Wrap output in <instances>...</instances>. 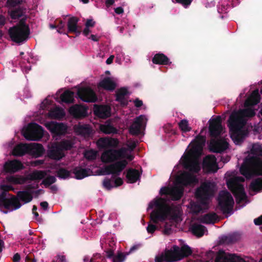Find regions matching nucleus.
I'll return each instance as SVG.
<instances>
[{
  "label": "nucleus",
  "instance_id": "nucleus-1",
  "mask_svg": "<svg viewBox=\"0 0 262 262\" xmlns=\"http://www.w3.org/2000/svg\"><path fill=\"white\" fill-rule=\"evenodd\" d=\"M251 152L256 157L246 158L239 169L241 173L247 179H250L254 176H262V160L257 157L262 156L261 146L253 144Z\"/></svg>",
  "mask_w": 262,
  "mask_h": 262
},
{
  "label": "nucleus",
  "instance_id": "nucleus-2",
  "mask_svg": "<svg viewBox=\"0 0 262 262\" xmlns=\"http://www.w3.org/2000/svg\"><path fill=\"white\" fill-rule=\"evenodd\" d=\"M154 207L156 209L150 214V221L154 224L164 222L169 215H171L173 219L178 217L176 210L167 205L166 200L164 198H158L150 202L148 208H153Z\"/></svg>",
  "mask_w": 262,
  "mask_h": 262
},
{
  "label": "nucleus",
  "instance_id": "nucleus-3",
  "mask_svg": "<svg viewBox=\"0 0 262 262\" xmlns=\"http://www.w3.org/2000/svg\"><path fill=\"white\" fill-rule=\"evenodd\" d=\"M190 247L187 245L181 248L173 245L170 249H165L164 252L155 257V262H174L191 255Z\"/></svg>",
  "mask_w": 262,
  "mask_h": 262
},
{
  "label": "nucleus",
  "instance_id": "nucleus-4",
  "mask_svg": "<svg viewBox=\"0 0 262 262\" xmlns=\"http://www.w3.org/2000/svg\"><path fill=\"white\" fill-rule=\"evenodd\" d=\"M214 184L210 182H204L195 191V196L198 202H192L191 204V210L194 213H199L202 209V205L206 206L208 204L210 198L213 195Z\"/></svg>",
  "mask_w": 262,
  "mask_h": 262
},
{
  "label": "nucleus",
  "instance_id": "nucleus-5",
  "mask_svg": "<svg viewBox=\"0 0 262 262\" xmlns=\"http://www.w3.org/2000/svg\"><path fill=\"white\" fill-rule=\"evenodd\" d=\"M206 142V137L204 136L198 135L194 140V145L187 155H185L183 160V165L185 169L191 171L198 172L200 170L199 164L191 160V157L194 155H200L203 147Z\"/></svg>",
  "mask_w": 262,
  "mask_h": 262
},
{
  "label": "nucleus",
  "instance_id": "nucleus-6",
  "mask_svg": "<svg viewBox=\"0 0 262 262\" xmlns=\"http://www.w3.org/2000/svg\"><path fill=\"white\" fill-rule=\"evenodd\" d=\"M0 189L3 190L0 193V209L4 207L6 209L13 211L18 209L21 207V204L15 195L8 194L10 197L7 198V191L14 189L12 186L2 185L0 186Z\"/></svg>",
  "mask_w": 262,
  "mask_h": 262
},
{
  "label": "nucleus",
  "instance_id": "nucleus-7",
  "mask_svg": "<svg viewBox=\"0 0 262 262\" xmlns=\"http://www.w3.org/2000/svg\"><path fill=\"white\" fill-rule=\"evenodd\" d=\"M244 181V178L238 176L228 180L227 182L228 188L231 191L238 203L245 200L247 198L244 185L240 184Z\"/></svg>",
  "mask_w": 262,
  "mask_h": 262
},
{
  "label": "nucleus",
  "instance_id": "nucleus-8",
  "mask_svg": "<svg viewBox=\"0 0 262 262\" xmlns=\"http://www.w3.org/2000/svg\"><path fill=\"white\" fill-rule=\"evenodd\" d=\"M219 206L224 214L229 213L232 211L234 200L231 194L227 191H221L218 197Z\"/></svg>",
  "mask_w": 262,
  "mask_h": 262
},
{
  "label": "nucleus",
  "instance_id": "nucleus-9",
  "mask_svg": "<svg viewBox=\"0 0 262 262\" xmlns=\"http://www.w3.org/2000/svg\"><path fill=\"white\" fill-rule=\"evenodd\" d=\"M246 121L238 111H233L228 120V127L234 133L241 132L242 128L245 125Z\"/></svg>",
  "mask_w": 262,
  "mask_h": 262
},
{
  "label": "nucleus",
  "instance_id": "nucleus-10",
  "mask_svg": "<svg viewBox=\"0 0 262 262\" xmlns=\"http://www.w3.org/2000/svg\"><path fill=\"white\" fill-rule=\"evenodd\" d=\"M23 135L28 140L37 141L42 137L43 129L36 123H31L24 132Z\"/></svg>",
  "mask_w": 262,
  "mask_h": 262
},
{
  "label": "nucleus",
  "instance_id": "nucleus-11",
  "mask_svg": "<svg viewBox=\"0 0 262 262\" xmlns=\"http://www.w3.org/2000/svg\"><path fill=\"white\" fill-rule=\"evenodd\" d=\"M30 33V31L19 28L18 26H13L8 30V34L11 40L17 43L26 41Z\"/></svg>",
  "mask_w": 262,
  "mask_h": 262
},
{
  "label": "nucleus",
  "instance_id": "nucleus-12",
  "mask_svg": "<svg viewBox=\"0 0 262 262\" xmlns=\"http://www.w3.org/2000/svg\"><path fill=\"white\" fill-rule=\"evenodd\" d=\"M209 134L212 139L220 137L223 130L221 117L217 116L215 118L210 119L209 121Z\"/></svg>",
  "mask_w": 262,
  "mask_h": 262
},
{
  "label": "nucleus",
  "instance_id": "nucleus-13",
  "mask_svg": "<svg viewBox=\"0 0 262 262\" xmlns=\"http://www.w3.org/2000/svg\"><path fill=\"white\" fill-rule=\"evenodd\" d=\"M187 170L189 171H183L177 178V182L183 187L184 186L194 185L198 182V180L196 176L191 173V172H194V171ZM194 173L196 172H194Z\"/></svg>",
  "mask_w": 262,
  "mask_h": 262
},
{
  "label": "nucleus",
  "instance_id": "nucleus-14",
  "mask_svg": "<svg viewBox=\"0 0 262 262\" xmlns=\"http://www.w3.org/2000/svg\"><path fill=\"white\" fill-rule=\"evenodd\" d=\"M128 164L126 160H122L111 164L105 168V174H113L112 178L119 176Z\"/></svg>",
  "mask_w": 262,
  "mask_h": 262
},
{
  "label": "nucleus",
  "instance_id": "nucleus-15",
  "mask_svg": "<svg viewBox=\"0 0 262 262\" xmlns=\"http://www.w3.org/2000/svg\"><path fill=\"white\" fill-rule=\"evenodd\" d=\"M79 98L86 102H95L97 97L95 92L89 87H84L79 89L77 93Z\"/></svg>",
  "mask_w": 262,
  "mask_h": 262
},
{
  "label": "nucleus",
  "instance_id": "nucleus-16",
  "mask_svg": "<svg viewBox=\"0 0 262 262\" xmlns=\"http://www.w3.org/2000/svg\"><path fill=\"white\" fill-rule=\"evenodd\" d=\"M215 262H246V261L235 254H229L220 250L216 256Z\"/></svg>",
  "mask_w": 262,
  "mask_h": 262
},
{
  "label": "nucleus",
  "instance_id": "nucleus-17",
  "mask_svg": "<svg viewBox=\"0 0 262 262\" xmlns=\"http://www.w3.org/2000/svg\"><path fill=\"white\" fill-rule=\"evenodd\" d=\"M228 143L221 137L212 139L210 143V149L214 152L220 153L228 148Z\"/></svg>",
  "mask_w": 262,
  "mask_h": 262
},
{
  "label": "nucleus",
  "instance_id": "nucleus-18",
  "mask_svg": "<svg viewBox=\"0 0 262 262\" xmlns=\"http://www.w3.org/2000/svg\"><path fill=\"white\" fill-rule=\"evenodd\" d=\"M123 157V151L121 150L108 149L102 153L101 160L104 163H110Z\"/></svg>",
  "mask_w": 262,
  "mask_h": 262
},
{
  "label": "nucleus",
  "instance_id": "nucleus-19",
  "mask_svg": "<svg viewBox=\"0 0 262 262\" xmlns=\"http://www.w3.org/2000/svg\"><path fill=\"white\" fill-rule=\"evenodd\" d=\"M24 168L23 163L18 160H9L4 165V169L7 173H14Z\"/></svg>",
  "mask_w": 262,
  "mask_h": 262
},
{
  "label": "nucleus",
  "instance_id": "nucleus-20",
  "mask_svg": "<svg viewBox=\"0 0 262 262\" xmlns=\"http://www.w3.org/2000/svg\"><path fill=\"white\" fill-rule=\"evenodd\" d=\"M46 127L51 133L57 136L64 134L67 130V126L63 123L53 121L47 123Z\"/></svg>",
  "mask_w": 262,
  "mask_h": 262
},
{
  "label": "nucleus",
  "instance_id": "nucleus-21",
  "mask_svg": "<svg viewBox=\"0 0 262 262\" xmlns=\"http://www.w3.org/2000/svg\"><path fill=\"white\" fill-rule=\"evenodd\" d=\"M145 116L140 115L136 117L129 128V132L132 135L137 136L141 133V128L143 125Z\"/></svg>",
  "mask_w": 262,
  "mask_h": 262
},
{
  "label": "nucleus",
  "instance_id": "nucleus-22",
  "mask_svg": "<svg viewBox=\"0 0 262 262\" xmlns=\"http://www.w3.org/2000/svg\"><path fill=\"white\" fill-rule=\"evenodd\" d=\"M93 111L95 115L100 118L105 119L111 115V108L107 105L95 104Z\"/></svg>",
  "mask_w": 262,
  "mask_h": 262
},
{
  "label": "nucleus",
  "instance_id": "nucleus-23",
  "mask_svg": "<svg viewBox=\"0 0 262 262\" xmlns=\"http://www.w3.org/2000/svg\"><path fill=\"white\" fill-rule=\"evenodd\" d=\"M79 19L76 16H72L69 18L67 22V27L68 32L70 33H75L76 36H79L81 31L80 28L78 26V22Z\"/></svg>",
  "mask_w": 262,
  "mask_h": 262
},
{
  "label": "nucleus",
  "instance_id": "nucleus-24",
  "mask_svg": "<svg viewBox=\"0 0 262 262\" xmlns=\"http://www.w3.org/2000/svg\"><path fill=\"white\" fill-rule=\"evenodd\" d=\"M128 94L127 89L125 87H122L116 91V101L119 102L122 107L127 105L128 101L125 98Z\"/></svg>",
  "mask_w": 262,
  "mask_h": 262
},
{
  "label": "nucleus",
  "instance_id": "nucleus-25",
  "mask_svg": "<svg viewBox=\"0 0 262 262\" xmlns=\"http://www.w3.org/2000/svg\"><path fill=\"white\" fill-rule=\"evenodd\" d=\"M29 153L36 158L41 157L45 152V149L41 144L32 143L29 144Z\"/></svg>",
  "mask_w": 262,
  "mask_h": 262
},
{
  "label": "nucleus",
  "instance_id": "nucleus-26",
  "mask_svg": "<svg viewBox=\"0 0 262 262\" xmlns=\"http://www.w3.org/2000/svg\"><path fill=\"white\" fill-rule=\"evenodd\" d=\"M203 164L204 167L210 171L215 172L217 170L216 158L214 156H206L203 160Z\"/></svg>",
  "mask_w": 262,
  "mask_h": 262
},
{
  "label": "nucleus",
  "instance_id": "nucleus-27",
  "mask_svg": "<svg viewBox=\"0 0 262 262\" xmlns=\"http://www.w3.org/2000/svg\"><path fill=\"white\" fill-rule=\"evenodd\" d=\"M69 112L76 118H81L86 116V109L81 105L76 104L70 108Z\"/></svg>",
  "mask_w": 262,
  "mask_h": 262
},
{
  "label": "nucleus",
  "instance_id": "nucleus-28",
  "mask_svg": "<svg viewBox=\"0 0 262 262\" xmlns=\"http://www.w3.org/2000/svg\"><path fill=\"white\" fill-rule=\"evenodd\" d=\"M153 63L159 65H170L171 62L169 58L163 53L156 54L152 58Z\"/></svg>",
  "mask_w": 262,
  "mask_h": 262
},
{
  "label": "nucleus",
  "instance_id": "nucleus-29",
  "mask_svg": "<svg viewBox=\"0 0 262 262\" xmlns=\"http://www.w3.org/2000/svg\"><path fill=\"white\" fill-rule=\"evenodd\" d=\"M141 173L138 170L133 168H129L127 170L126 177L128 182L130 183H136L141 177Z\"/></svg>",
  "mask_w": 262,
  "mask_h": 262
},
{
  "label": "nucleus",
  "instance_id": "nucleus-30",
  "mask_svg": "<svg viewBox=\"0 0 262 262\" xmlns=\"http://www.w3.org/2000/svg\"><path fill=\"white\" fill-rule=\"evenodd\" d=\"M29 144L20 143L16 145L12 150V155L14 156H23L29 153Z\"/></svg>",
  "mask_w": 262,
  "mask_h": 262
},
{
  "label": "nucleus",
  "instance_id": "nucleus-31",
  "mask_svg": "<svg viewBox=\"0 0 262 262\" xmlns=\"http://www.w3.org/2000/svg\"><path fill=\"white\" fill-rule=\"evenodd\" d=\"M48 157L52 159L59 160L64 157V154L56 145L53 146L48 153Z\"/></svg>",
  "mask_w": 262,
  "mask_h": 262
},
{
  "label": "nucleus",
  "instance_id": "nucleus-32",
  "mask_svg": "<svg viewBox=\"0 0 262 262\" xmlns=\"http://www.w3.org/2000/svg\"><path fill=\"white\" fill-rule=\"evenodd\" d=\"M76 132L80 135L83 136L84 138L90 137L92 133V130L88 125L79 124L75 126Z\"/></svg>",
  "mask_w": 262,
  "mask_h": 262
},
{
  "label": "nucleus",
  "instance_id": "nucleus-33",
  "mask_svg": "<svg viewBox=\"0 0 262 262\" xmlns=\"http://www.w3.org/2000/svg\"><path fill=\"white\" fill-rule=\"evenodd\" d=\"M26 10L24 7H18L14 9H8V13L11 18L17 19L24 16L26 13Z\"/></svg>",
  "mask_w": 262,
  "mask_h": 262
},
{
  "label": "nucleus",
  "instance_id": "nucleus-34",
  "mask_svg": "<svg viewBox=\"0 0 262 262\" xmlns=\"http://www.w3.org/2000/svg\"><path fill=\"white\" fill-rule=\"evenodd\" d=\"M47 175V172L44 170H34L28 174L25 179L30 181L40 180L44 179Z\"/></svg>",
  "mask_w": 262,
  "mask_h": 262
},
{
  "label": "nucleus",
  "instance_id": "nucleus-35",
  "mask_svg": "<svg viewBox=\"0 0 262 262\" xmlns=\"http://www.w3.org/2000/svg\"><path fill=\"white\" fill-rule=\"evenodd\" d=\"M19 201H21L24 204H27L30 202L33 199L32 193L28 191L22 190L18 191L16 193V196Z\"/></svg>",
  "mask_w": 262,
  "mask_h": 262
},
{
  "label": "nucleus",
  "instance_id": "nucleus-36",
  "mask_svg": "<svg viewBox=\"0 0 262 262\" xmlns=\"http://www.w3.org/2000/svg\"><path fill=\"white\" fill-rule=\"evenodd\" d=\"M184 192V187L182 186H175L171 188L170 195L173 201L179 200L182 196Z\"/></svg>",
  "mask_w": 262,
  "mask_h": 262
},
{
  "label": "nucleus",
  "instance_id": "nucleus-37",
  "mask_svg": "<svg viewBox=\"0 0 262 262\" xmlns=\"http://www.w3.org/2000/svg\"><path fill=\"white\" fill-rule=\"evenodd\" d=\"M99 86L106 90L113 91L115 89L116 84L110 78L105 77L100 82Z\"/></svg>",
  "mask_w": 262,
  "mask_h": 262
},
{
  "label": "nucleus",
  "instance_id": "nucleus-38",
  "mask_svg": "<svg viewBox=\"0 0 262 262\" xmlns=\"http://www.w3.org/2000/svg\"><path fill=\"white\" fill-rule=\"evenodd\" d=\"M92 171L89 168H82L75 167L73 169V173L76 179L80 180L90 175Z\"/></svg>",
  "mask_w": 262,
  "mask_h": 262
},
{
  "label": "nucleus",
  "instance_id": "nucleus-39",
  "mask_svg": "<svg viewBox=\"0 0 262 262\" xmlns=\"http://www.w3.org/2000/svg\"><path fill=\"white\" fill-rule=\"evenodd\" d=\"M74 93L73 92L67 90L64 91L60 96L61 101L66 103H72L74 101Z\"/></svg>",
  "mask_w": 262,
  "mask_h": 262
},
{
  "label": "nucleus",
  "instance_id": "nucleus-40",
  "mask_svg": "<svg viewBox=\"0 0 262 262\" xmlns=\"http://www.w3.org/2000/svg\"><path fill=\"white\" fill-rule=\"evenodd\" d=\"M218 219V215L214 212H209L204 214L201 222L204 224H214Z\"/></svg>",
  "mask_w": 262,
  "mask_h": 262
},
{
  "label": "nucleus",
  "instance_id": "nucleus-41",
  "mask_svg": "<svg viewBox=\"0 0 262 262\" xmlns=\"http://www.w3.org/2000/svg\"><path fill=\"white\" fill-rule=\"evenodd\" d=\"M100 129L105 134H115L118 133V129L111 123H106L104 124H101Z\"/></svg>",
  "mask_w": 262,
  "mask_h": 262
},
{
  "label": "nucleus",
  "instance_id": "nucleus-42",
  "mask_svg": "<svg viewBox=\"0 0 262 262\" xmlns=\"http://www.w3.org/2000/svg\"><path fill=\"white\" fill-rule=\"evenodd\" d=\"M206 227L202 225L194 224L191 227V232L193 235L200 237L203 236Z\"/></svg>",
  "mask_w": 262,
  "mask_h": 262
},
{
  "label": "nucleus",
  "instance_id": "nucleus-43",
  "mask_svg": "<svg viewBox=\"0 0 262 262\" xmlns=\"http://www.w3.org/2000/svg\"><path fill=\"white\" fill-rule=\"evenodd\" d=\"M65 113L63 110L59 107H56L51 110L49 112V116L52 118L60 119L63 117Z\"/></svg>",
  "mask_w": 262,
  "mask_h": 262
},
{
  "label": "nucleus",
  "instance_id": "nucleus-44",
  "mask_svg": "<svg viewBox=\"0 0 262 262\" xmlns=\"http://www.w3.org/2000/svg\"><path fill=\"white\" fill-rule=\"evenodd\" d=\"M250 189L252 190L258 192L262 190V178H258L253 180L250 185Z\"/></svg>",
  "mask_w": 262,
  "mask_h": 262
},
{
  "label": "nucleus",
  "instance_id": "nucleus-45",
  "mask_svg": "<svg viewBox=\"0 0 262 262\" xmlns=\"http://www.w3.org/2000/svg\"><path fill=\"white\" fill-rule=\"evenodd\" d=\"M260 100V95L257 90L254 91L250 97L246 100L245 104L247 105L249 101L252 104H257L259 103Z\"/></svg>",
  "mask_w": 262,
  "mask_h": 262
},
{
  "label": "nucleus",
  "instance_id": "nucleus-46",
  "mask_svg": "<svg viewBox=\"0 0 262 262\" xmlns=\"http://www.w3.org/2000/svg\"><path fill=\"white\" fill-rule=\"evenodd\" d=\"M57 145L63 151V150H70L73 147V143L70 140H63L61 141Z\"/></svg>",
  "mask_w": 262,
  "mask_h": 262
},
{
  "label": "nucleus",
  "instance_id": "nucleus-47",
  "mask_svg": "<svg viewBox=\"0 0 262 262\" xmlns=\"http://www.w3.org/2000/svg\"><path fill=\"white\" fill-rule=\"evenodd\" d=\"M23 2V0H7L6 5L8 9H11L18 7H22L21 5Z\"/></svg>",
  "mask_w": 262,
  "mask_h": 262
},
{
  "label": "nucleus",
  "instance_id": "nucleus-48",
  "mask_svg": "<svg viewBox=\"0 0 262 262\" xmlns=\"http://www.w3.org/2000/svg\"><path fill=\"white\" fill-rule=\"evenodd\" d=\"M70 172L64 168H60L57 171V176L60 179H66L70 177Z\"/></svg>",
  "mask_w": 262,
  "mask_h": 262
},
{
  "label": "nucleus",
  "instance_id": "nucleus-49",
  "mask_svg": "<svg viewBox=\"0 0 262 262\" xmlns=\"http://www.w3.org/2000/svg\"><path fill=\"white\" fill-rule=\"evenodd\" d=\"M179 127L183 132H188L191 130V128L189 126L188 121L184 119L179 123Z\"/></svg>",
  "mask_w": 262,
  "mask_h": 262
},
{
  "label": "nucleus",
  "instance_id": "nucleus-50",
  "mask_svg": "<svg viewBox=\"0 0 262 262\" xmlns=\"http://www.w3.org/2000/svg\"><path fill=\"white\" fill-rule=\"evenodd\" d=\"M127 255H126V252L118 251L117 254L113 257V262H123Z\"/></svg>",
  "mask_w": 262,
  "mask_h": 262
},
{
  "label": "nucleus",
  "instance_id": "nucleus-51",
  "mask_svg": "<svg viewBox=\"0 0 262 262\" xmlns=\"http://www.w3.org/2000/svg\"><path fill=\"white\" fill-rule=\"evenodd\" d=\"M56 181V179L54 176H49L43 180L41 184L43 185L46 187H48L54 183Z\"/></svg>",
  "mask_w": 262,
  "mask_h": 262
},
{
  "label": "nucleus",
  "instance_id": "nucleus-52",
  "mask_svg": "<svg viewBox=\"0 0 262 262\" xmlns=\"http://www.w3.org/2000/svg\"><path fill=\"white\" fill-rule=\"evenodd\" d=\"M109 138H100L97 141V145L100 148L108 147Z\"/></svg>",
  "mask_w": 262,
  "mask_h": 262
},
{
  "label": "nucleus",
  "instance_id": "nucleus-53",
  "mask_svg": "<svg viewBox=\"0 0 262 262\" xmlns=\"http://www.w3.org/2000/svg\"><path fill=\"white\" fill-rule=\"evenodd\" d=\"M238 112L244 118L245 117H252L254 116L255 114L254 111L251 108L241 110Z\"/></svg>",
  "mask_w": 262,
  "mask_h": 262
},
{
  "label": "nucleus",
  "instance_id": "nucleus-54",
  "mask_svg": "<svg viewBox=\"0 0 262 262\" xmlns=\"http://www.w3.org/2000/svg\"><path fill=\"white\" fill-rule=\"evenodd\" d=\"M25 179L16 178L14 176H10L7 178V180L11 183L14 184H21L25 181Z\"/></svg>",
  "mask_w": 262,
  "mask_h": 262
},
{
  "label": "nucleus",
  "instance_id": "nucleus-55",
  "mask_svg": "<svg viewBox=\"0 0 262 262\" xmlns=\"http://www.w3.org/2000/svg\"><path fill=\"white\" fill-rule=\"evenodd\" d=\"M103 186L107 190H111L114 186L113 181L111 179L105 178L103 181Z\"/></svg>",
  "mask_w": 262,
  "mask_h": 262
},
{
  "label": "nucleus",
  "instance_id": "nucleus-56",
  "mask_svg": "<svg viewBox=\"0 0 262 262\" xmlns=\"http://www.w3.org/2000/svg\"><path fill=\"white\" fill-rule=\"evenodd\" d=\"M26 17H23L20 19L19 21L15 26H18L19 28L26 30L27 31H30V29L28 25L26 23Z\"/></svg>",
  "mask_w": 262,
  "mask_h": 262
},
{
  "label": "nucleus",
  "instance_id": "nucleus-57",
  "mask_svg": "<svg viewBox=\"0 0 262 262\" xmlns=\"http://www.w3.org/2000/svg\"><path fill=\"white\" fill-rule=\"evenodd\" d=\"M84 156L89 160H93L96 158V154L92 150H88L84 152Z\"/></svg>",
  "mask_w": 262,
  "mask_h": 262
},
{
  "label": "nucleus",
  "instance_id": "nucleus-58",
  "mask_svg": "<svg viewBox=\"0 0 262 262\" xmlns=\"http://www.w3.org/2000/svg\"><path fill=\"white\" fill-rule=\"evenodd\" d=\"M173 3L181 4L184 8H187L191 4L192 0H172Z\"/></svg>",
  "mask_w": 262,
  "mask_h": 262
},
{
  "label": "nucleus",
  "instance_id": "nucleus-59",
  "mask_svg": "<svg viewBox=\"0 0 262 262\" xmlns=\"http://www.w3.org/2000/svg\"><path fill=\"white\" fill-rule=\"evenodd\" d=\"M157 229V227L150 223H148V226L146 227L147 232L150 234L153 233Z\"/></svg>",
  "mask_w": 262,
  "mask_h": 262
},
{
  "label": "nucleus",
  "instance_id": "nucleus-60",
  "mask_svg": "<svg viewBox=\"0 0 262 262\" xmlns=\"http://www.w3.org/2000/svg\"><path fill=\"white\" fill-rule=\"evenodd\" d=\"M220 243L221 244H232L229 235L227 236H223L220 240Z\"/></svg>",
  "mask_w": 262,
  "mask_h": 262
},
{
  "label": "nucleus",
  "instance_id": "nucleus-61",
  "mask_svg": "<svg viewBox=\"0 0 262 262\" xmlns=\"http://www.w3.org/2000/svg\"><path fill=\"white\" fill-rule=\"evenodd\" d=\"M39 185L38 184H28L25 186V190L32 192L31 190L37 189Z\"/></svg>",
  "mask_w": 262,
  "mask_h": 262
},
{
  "label": "nucleus",
  "instance_id": "nucleus-62",
  "mask_svg": "<svg viewBox=\"0 0 262 262\" xmlns=\"http://www.w3.org/2000/svg\"><path fill=\"white\" fill-rule=\"evenodd\" d=\"M171 188L168 187H163L161 188L160 193L161 195H170V191Z\"/></svg>",
  "mask_w": 262,
  "mask_h": 262
},
{
  "label": "nucleus",
  "instance_id": "nucleus-63",
  "mask_svg": "<svg viewBox=\"0 0 262 262\" xmlns=\"http://www.w3.org/2000/svg\"><path fill=\"white\" fill-rule=\"evenodd\" d=\"M108 147H116L119 143L118 139L115 138H108Z\"/></svg>",
  "mask_w": 262,
  "mask_h": 262
},
{
  "label": "nucleus",
  "instance_id": "nucleus-64",
  "mask_svg": "<svg viewBox=\"0 0 262 262\" xmlns=\"http://www.w3.org/2000/svg\"><path fill=\"white\" fill-rule=\"evenodd\" d=\"M123 181L122 179L120 177L116 178L114 181H113L114 187L120 186L122 185Z\"/></svg>",
  "mask_w": 262,
  "mask_h": 262
}]
</instances>
